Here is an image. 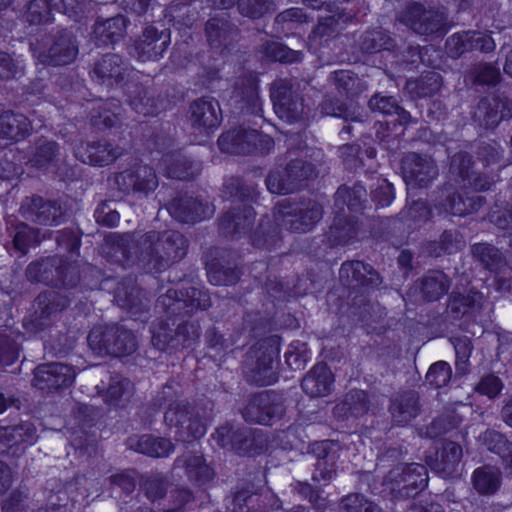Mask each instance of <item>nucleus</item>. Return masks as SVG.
Listing matches in <instances>:
<instances>
[{
  "label": "nucleus",
  "instance_id": "obj_40",
  "mask_svg": "<svg viewBox=\"0 0 512 512\" xmlns=\"http://www.w3.org/2000/svg\"><path fill=\"white\" fill-rule=\"evenodd\" d=\"M129 20L118 14L107 19H97L93 25L91 40L96 47L114 45L126 34Z\"/></svg>",
  "mask_w": 512,
  "mask_h": 512
},
{
  "label": "nucleus",
  "instance_id": "obj_58",
  "mask_svg": "<svg viewBox=\"0 0 512 512\" xmlns=\"http://www.w3.org/2000/svg\"><path fill=\"white\" fill-rule=\"evenodd\" d=\"M483 443L489 451L501 458L505 471L512 475V442L495 430H487L483 434Z\"/></svg>",
  "mask_w": 512,
  "mask_h": 512
},
{
  "label": "nucleus",
  "instance_id": "obj_34",
  "mask_svg": "<svg viewBox=\"0 0 512 512\" xmlns=\"http://www.w3.org/2000/svg\"><path fill=\"white\" fill-rule=\"evenodd\" d=\"M284 393L263 390L249 394L241 410V416H285Z\"/></svg>",
  "mask_w": 512,
  "mask_h": 512
},
{
  "label": "nucleus",
  "instance_id": "obj_3",
  "mask_svg": "<svg viewBox=\"0 0 512 512\" xmlns=\"http://www.w3.org/2000/svg\"><path fill=\"white\" fill-rule=\"evenodd\" d=\"M221 192L223 197L240 206L224 211L218 219L221 235L231 240H239L255 224L256 211L254 205L259 199L258 185L241 175H231L224 179Z\"/></svg>",
  "mask_w": 512,
  "mask_h": 512
},
{
  "label": "nucleus",
  "instance_id": "obj_10",
  "mask_svg": "<svg viewBox=\"0 0 512 512\" xmlns=\"http://www.w3.org/2000/svg\"><path fill=\"white\" fill-rule=\"evenodd\" d=\"M91 350L99 356L122 358L137 349L134 333L120 325H105L92 328L87 336Z\"/></svg>",
  "mask_w": 512,
  "mask_h": 512
},
{
  "label": "nucleus",
  "instance_id": "obj_20",
  "mask_svg": "<svg viewBox=\"0 0 512 512\" xmlns=\"http://www.w3.org/2000/svg\"><path fill=\"white\" fill-rule=\"evenodd\" d=\"M158 303L169 315L180 314L191 316L198 310H207L211 307L210 295L199 288L189 286L181 289L170 288L164 295L159 296Z\"/></svg>",
  "mask_w": 512,
  "mask_h": 512
},
{
  "label": "nucleus",
  "instance_id": "obj_18",
  "mask_svg": "<svg viewBox=\"0 0 512 512\" xmlns=\"http://www.w3.org/2000/svg\"><path fill=\"white\" fill-rule=\"evenodd\" d=\"M113 185L124 195L148 196L159 185L156 171L147 164L135 163L113 175Z\"/></svg>",
  "mask_w": 512,
  "mask_h": 512
},
{
  "label": "nucleus",
  "instance_id": "obj_49",
  "mask_svg": "<svg viewBox=\"0 0 512 512\" xmlns=\"http://www.w3.org/2000/svg\"><path fill=\"white\" fill-rule=\"evenodd\" d=\"M359 49L364 54L387 53L391 56L397 43L390 34L382 29H370L364 31L358 41Z\"/></svg>",
  "mask_w": 512,
  "mask_h": 512
},
{
  "label": "nucleus",
  "instance_id": "obj_23",
  "mask_svg": "<svg viewBox=\"0 0 512 512\" xmlns=\"http://www.w3.org/2000/svg\"><path fill=\"white\" fill-rule=\"evenodd\" d=\"M512 118V103L502 94L493 93L480 98L472 113L476 125L485 130H494L502 121Z\"/></svg>",
  "mask_w": 512,
  "mask_h": 512
},
{
  "label": "nucleus",
  "instance_id": "obj_43",
  "mask_svg": "<svg viewBox=\"0 0 512 512\" xmlns=\"http://www.w3.org/2000/svg\"><path fill=\"white\" fill-rule=\"evenodd\" d=\"M334 375L324 362L316 363L303 377L301 388L312 398L328 396L334 386Z\"/></svg>",
  "mask_w": 512,
  "mask_h": 512
},
{
  "label": "nucleus",
  "instance_id": "obj_12",
  "mask_svg": "<svg viewBox=\"0 0 512 512\" xmlns=\"http://www.w3.org/2000/svg\"><path fill=\"white\" fill-rule=\"evenodd\" d=\"M151 341L159 351L173 354L193 348L201 336L198 321H182L172 328L167 320H160L151 328Z\"/></svg>",
  "mask_w": 512,
  "mask_h": 512
},
{
  "label": "nucleus",
  "instance_id": "obj_30",
  "mask_svg": "<svg viewBox=\"0 0 512 512\" xmlns=\"http://www.w3.org/2000/svg\"><path fill=\"white\" fill-rule=\"evenodd\" d=\"M270 99L280 118L297 121L303 112V98L287 79L276 81L270 90Z\"/></svg>",
  "mask_w": 512,
  "mask_h": 512
},
{
  "label": "nucleus",
  "instance_id": "obj_52",
  "mask_svg": "<svg viewBox=\"0 0 512 512\" xmlns=\"http://www.w3.org/2000/svg\"><path fill=\"white\" fill-rule=\"evenodd\" d=\"M442 76L435 71H425L413 80H407L405 89L413 99L432 97L441 90Z\"/></svg>",
  "mask_w": 512,
  "mask_h": 512
},
{
  "label": "nucleus",
  "instance_id": "obj_6",
  "mask_svg": "<svg viewBox=\"0 0 512 512\" xmlns=\"http://www.w3.org/2000/svg\"><path fill=\"white\" fill-rule=\"evenodd\" d=\"M369 107L372 111L393 117V119L376 121L375 136L383 148L387 150L398 148L403 140L406 127L412 122L411 114L399 104L394 96L376 94L369 100Z\"/></svg>",
  "mask_w": 512,
  "mask_h": 512
},
{
  "label": "nucleus",
  "instance_id": "obj_24",
  "mask_svg": "<svg viewBox=\"0 0 512 512\" xmlns=\"http://www.w3.org/2000/svg\"><path fill=\"white\" fill-rule=\"evenodd\" d=\"M79 52L76 36L66 27H58L50 35L48 48L41 51L38 59L44 65L64 66L71 64Z\"/></svg>",
  "mask_w": 512,
  "mask_h": 512
},
{
  "label": "nucleus",
  "instance_id": "obj_15",
  "mask_svg": "<svg viewBox=\"0 0 512 512\" xmlns=\"http://www.w3.org/2000/svg\"><path fill=\"white\" fill-rule=\"evenodd\" d=\"M317 175L316 165L303 158L291 159L281 170H272L265 179L267 190L272 194L287 195L303 187Z\"/></svg>",
  "mask_w": 512,
  "mask_h": 512
},
{
  "label": "nucleus",
  "instance_id": "obj_61",
  "mask_svg": "<svg viewBox=\"0 0 512 512\" xmlns=\"http://www.w3.org/2000/svg\"><path fill=\"white\" fill-rule=\"evenodd\" d=\"M165 12V18L178 31L185 33L187 29L192 28L195 18L191 13L190 3H180L173 0L165 9Z\"/></svg>",
  "mask_w": 512,
  "mask_h": 512
},
{
  "label": "nucleus",
  "instance_id": "obj_59",
  "mask_svg": "<svg viewBox=\"0 0 512 512\" xmlns=\"http://www.w3.org/2000/svg\"><path fill=\"white\" fill-rule=\"evenodd\" d=\"M472 252L481 265L490 272L499 273L506 266L503 253L492 244L475 243Z\"/></svg>",
  "mask_w": 512,
  "mask_h": 512
},
{
  "label": "nucleus",
  "instance_id": "obj_38",
  "mask_svg": "<svg viewBox=\"0 0 512 512\" xmlns=\"http://www.w3.org/2000/svg\"><path fill=\"white\" fill-rule=\"evenodd\" d=\"M166 210L179 223L196 224L204 219L206 205L202 199L185 194L172 198Z\"/></svg>",
  "mask_w": 512,
  "mask_h": 512
},
{
  "label": "nucleus",
  "instance_id": "obj_32",
  "mask_svg": "<svg viewBox=\"0 0 512 512\" xmlns=\"http://www.w3.org/2000/svg\"><path fill=\"white\" fill-rule=\"evenodd\" d=\"M189 120L194 129L213 133L222 122V111L219 101L210 96L195 99L189 106Z\"/></svg>",
  "mask_w": 512,
  "mask_h": 512
},
{
  "label": "nucleus",
  "instance_id": "obj_42",
  "mask_svg": "<svg viewBox=\"0 0 512 512\" xmlns=\"http://www.w3.org/2000/svg\"><path fill=\"white\" fill-rule=\"evenodd\" d=\"M359 224L355 217L336 214L324 233V242L330 248L344 247L356 241Z\"/></svg>",
  "mask_w": 512,
  "mask_h": 512
},
{
  "label": "nucleus",
  "instance_id": "obj_56",
  "mask_svg": "<svg viewBox=\"0 0 512 512\" xmlns=\"http://www.w3.org/2000/svg\"><path fill=\"white\" fill-rule=\"evenodd\" d=\"M60 146L55 141L39 140L29 156L26 165L37 171H47L57 161Z\"/></svg>",
  "mask_w": 512,
  "mask_h": 512
},
{
  "label": "nucleus",
  "instance_id": "obj_11",
  "mask_svg": "<svg viewBox=\"0 0 512 512\" xmlns=\"http://www.w3.org/2000/svg\"><path fill=\"white\" fill-rule=\"evenodd\" d=\"M146 238L151 243L149 263L156 273L179 263L188 253L189 241L177 230L151 231Z\"/></svg>",
  "mask_w": 512,
  "mask_h": 512
},
{
  "label": "nucleus",
  "instance_id": "obj_39",
  "mask_svg": "<svg viewBox=\"0 0 512 512\" xmlns=\"http://www.w3.org/2000/svg\"><path fill=\"white\" fill-rule=\"evenodd\" d=\"M205 269L209 283L214 286H234L243 275L242 268L236 261L224 255L209 259L205 263Z\"/></svg>",
  "mask_w": 512,
  "mask_h": 512
},
{
  "label": "nucleus",
  "instance_id": "obj_60",
  "mask_svg": "<svg viewBox=\"0 0 512 512\" xmlns=\"http://www.w3.org/2000/svg\"><path fill=\"white\" fill-rule=\"evenodd\" d=\"M505 150L498 140H480L475 147V156L484 168L502 166Z\"/></svg>",
  "mask_w": 512,
  "mask_h": 512
},
{
  "label": "nucleus",
  "instance_id": "obj_57",
  "mask_svg": "<svg viewBox=\"0 0 512 512\" xmlns=\"http://www.w3.org/2000/svg\"><path fill=\"white\" fill-rule=\"evenodd\" d=\"M462 236L456 229H445L437 240H430L425 244V251L431 257L451 255L461 249Z\"/></svg>",
  "mask_w": 512,
  "mask_h": 512
},
{
  "label": "nucleus",
  "instance_id": "obj_53",
  "mask_svg": "<svg viewBox=\"0 0 512 512\" xmlns=\"http://www.w3.org/2000/svg\"><path fill=\"white\" fill-rule=\"evenodd\" d=\"M169 427V435L178 441L188 442L202 437L206 431V425L201 418H164Z\"/></svg>",
  "mask_w": 512,
  "mask_h": 512
},
{
  "label": "nucleus",
  "instance_id": "obj_16",
  "mask_svg": "<svg viewBox=\"0 0 512 512\" xmlns=\"http://www.w3.org/2000/svg\"><path fill=\"white\" fill-rule=\"evenodd\" d=\"M87 9L85 0H29L23 19L31 26H43L54 22V11L79 20Z\"/></svg>",
  "mask_w": 512,
  "mask_h": 512
},
{
  "label": "nucleus",
  "instance_id": "obj_22",
  "mask_svg": "<svg viewBox=\"0 0 512 512\" xmlns=\"http://www.w3.org/2000/svg\"><path fill=\"white\" fill-rule=\"evenodd\" d=\"M316 275L313 271L296 274L288 280L267 279L265 291L275 301L290 302L293 299L318 291Z\"/></svg>",
  "mask_w": 512,
  "mask_h": 512
},
{
  "label": "nucleus",
  "instance_id": "obj_33",
  "mask_svg": "<svg viewBox=\"0 0 512 512\" xmlns=\"http://www.w3.org/2000/svg\"><path fill=\"white\" fill-rule=\"evenodd\" d=\"M182 396L180 383L170 378L152 397L149 407L155 413L163 412V416H189L188 403Z\"/></svg>",
  "mask_w": 512,
  "mask_h": 512
},
{
  "label": "nucleus",
  "instance_id": "obj_17",
  "mask_svg": "<svg viewBox=\"0 0 512 512\" xmlns=\"http://www.w3.org/2000/svg\"><path fill=\"white\" fill-rule=\"evenodd\" d=\"M68 305V298L55 291L40 292L33 301L32 309L24 316L22 326L30 334L43 332L52 325L55 314Z\"/></svg>",
  "mask_w": 512,
  "mask_h": 512
},
{
  "label": "nucleus",
  "instance_id": "obj_55",
  "mask_svg": "<svg viewBox=\"0 0 512 512\" xmlns=\"http://www.w3.org/2000/svg\"><path fill=\"white\" fill-rule=\"evenodd\" d=\"M389 413L391 416H419L421 413L420 395L412 389H402L394 393L389 399Z\"/></svg>",
  "mask_w": 512,
  "mask_h": 512
},
{
  "label": "nucleus",
  "instance_id": "obj_21",
  "mask_svg": "<svg viewBox=\"0 0 512 512\" xmlns=\"http://www.w3.org/2000/svg\"><path fill=\"white\" fill-rule=\"evenodd\" d=\"M105 285L113 287V297L117 305L129 312L135 318L140 319L149 312L145 290L137 283V277L133 274L117 278H108Z\"/></svg>",
  "mask_w": 512,
  "mask_h": 512
},
{
  "label": "nucleus",
  "instance_id": "obj_26",
  "mask_svg": "<svg viewBox=\"0 0 512 512\" xmlns=\"http://www.w3.org/2000/svg\"><path fill=\"white\" fill-rule=\"evenodd\" d=\"M260 79L253 71L241 74L232 86L231 98L245 114L263 116V103L260 98Z\"/></svg>",
  "mask_w": 512,
  "mask_h": 512
},
{
  "label": "nucleus",
  "instance_id": "obj_14",
  "mask_svg": "<svg viewBox=\"0 0 512 512\" xmlns=\"http://www.w3.org/2000/svg\"><path fill=\"white\" fill-rule=\"evenodd\" d=\"M216 439L222 447L231 445L241 456L259 455L268 447V436L262 429L247 426L236 428L229 421L217 427Z\"/></svg>",
  "mask_w": 512,
  "mask_h": 512
},
{
  "label": "nucleus",
  "instance_id": "obj_64",
  "mask_svg": "<svg viewBox=\"0 0 512 512\" xmlns=\"http://www.w3.org/2000/svg\"><path fill=\"white\" fill-rule=\"evenodd\" d=\"M311 356L312 352L306 342L293 340L284 353V360L290 370L300 371L305 369Z\"/></svg>",
  "mask_w": 512,
  "mask_h": 512
},
{
  "label": "nucleus",
  "instance_id": "obj_5",
  "mask_svg": "<svg viewBox=\"0 0 512 512\" xmlns=\"http://www.w3.org/2000/svg\"><path fill=\"white\" fill-rule=\"evenodd\" d=\"M282 342V336L271 334L258 339L248 348L242 366L243 377L248 384L268 387L279 381Z\"/></svg>",
  "mask_w": 512,
  "mask_h": 512
},
{
  "label": "nucleus",
  "instance_id": "obj_31",
  "mask_svg": "<svg viewBox=\"0 0 512 512\" xmlns=\"http://www.w3.org/2000/svg\"><path fill=\"white\" fill-rule=\"evenodd\" d=\"M20 210L26 219L45 226H57L64 221L65 216L57 200H48L39 195L26 197Z\"/></svg>",
  "mask_w": 512,
  "mask_h": 512
},
{
  "label": "nucleus",
  "instance_id": "obj_44",
  "mask_svg": "<svg viewBox=\"0 0 512 512\" xmlns=\"http://www.w3.org/2000/svg\"><path fill=\"white\" fill-rule=\"evenodd\" d=\"M32 132V123L28 117L12 110L0 114V140L13 144L25 140Z\"/></svg>",
  "mask_w": 512,
  "mask_h": 512
},
{
  "label": "nucleus",
  "instance_id": "obj_29",
  "mask_svg": "<svg viewBox=\"0 0 512 512\" xmlns=\"http://www.w3.org/2000/svg\"><path fill=\"white\" fill-rule=\"evenodd\" d=\"M170 33L159 31L153 25L146 26L142 35L134 40L130 54L142 62L158 60L164 56L170 45Z\"/></svg>",
  "mask_w": 512,
  "mask_h": 512
},
{
  "label": "nucleus",
  "instance_id": "obj_1",
  "mask_svg": "<svg viewBox=\"0 0 512 512\" xmlns=\"http://www.w3.org/2000/svg\"><path fill=\"white\" fill-rule=\"evenodd\" d=\"M125 59L115 53L103 54L89 70L92 81L109 90L121 88L126 102L137 114L157 117L163 110V99L149 95L148 88L139 81L126 80Z\"/></svg>",
  "mask_w": 512,
  "mask_h": 512
},
{
  "label": "nucleus",
  "instance_id": "obj_48",
  "mask_svg": "<svg viewBox=\"0 0 512 512\" xmlns=\"http://www.w3.org/2000/svg\"><path fill=\"white\" fill-rule=\"evenodd\" d=\"M121 153L119 148L106 140L88 142L81 153V160L95 167H105L114 163Z\"/></svg>",
  "mask_w": 512,
  "mask_h": 512
},
{
  "label": "nucleus",
  "instance_id": "obj_36",
  "mask_svg": "<svg viewBox=\"0 0 512 512\" xmlns=\"http://www.w3.org/2000/svg\"><path fill=\"white\" fill-rule=\"evenodd\" d=\"M173 468H183L188 481L199 488L207 487L216 476L202 454L187 453L178 456L174 460Z\"/></svg>",
  "mask_w": 512,
  "mask_h": 512
},
{
  "label": "nucleus",
  "instance_id": "obj_27",
  "mask_svg": "<svg viewBox=\"0 0 512 512\" xmlns=\"http://www.w3.org/2000/svg\"><path fill=\"white\" fill-rule=\"evenodd\" d=\"M401 171L406 185L411 188H427L438 176L434 160L415 152L402 158Z\"/></svg>",
  "mask_w": 512,
  "mask_h": 512
},
{
  "label": "nucleus",
  "instance_id": "obj_28",
  "mask_svg": "<svg viewBox=\"0 0 512 512\" xmlns=\"http://www.w3.org/2000/svg\"><path fill=\"white\" fill-rule=\"evenodd\" d=\"M75 370L72 366L52 362L38 365L34 369L33 386L47 392H58L69 388L75 380Z\"/></svg>",
  "mask_w": 512,
  "mask_h": 512
},
{
  "label": "nucleus",
  "instance_id": "obj_47",
  "mask_svg": "<svg viewBox=\"0 0 512 512\" xmlns=\"http://www.w3.org/2000/svg\"><path fill=\"white\" fill-rule=\"evenodd\" d=\"M415 286L424 302H436L447 294L450 279L444 272L430 271L421 277Z\"/></svg>",
  "mask_w": 512,
  "mask_h": 512
},
{
  "label": "nucleus",
  "instance_id": "obj_8",
  "mask_svg": "<svg viewBox=\"0 0 512 512\" xmlns=\"http://www.w3.org/2000/svg\"><path fill=\"white\" fill-rule=\"evenodd\" d=\"M148 128H152L150 121L140 122L143 137L146 138L148 142L155 147L161 145L164 149L171 145L172 139L165 133L156 129V127L153 128L152 131H148ZM160 152H162V156L159 161V167L164 176L180 181H191L195 179L197 170L194 167V161L183 154L181 150H161Z\"/></svg>",
  "mask_w": 512,
  "mask_h": 512
},
{
  "label": "nucleus",
  "instance_id": "obj_63",
  "mask_svg": "<svg viewBox=\"0 0 512 512\" xmlns=\"http://www.w3.org/2000/svg\"><path fill=\"white\" fill-rule=\"evenodd\" d=\"M83 231L80 227H65L56 232L57 248L70 257L78 258L82 245Z\"/></svg>",
  "mask_w": 512,
  "mask_h": 512
},
{
  "label": "nucleus",
  "instance_id": "obj_45",
  "mask_svg": "<svg viewBox=\"0 0 512 512\" xmlns=\"http://www.w3.org/2000/svg\"><path fill=\"white\" fill-rule=\"evenodd\" d=\"M370 405L367 391L352 388L336 403L332 416H366Z\"/></svg>",
  "mask_w": 512,
  "mask_h": 512
},
{
  "label": "nucleus",
  "instance_id": "obj_54",
  "mask_svg": "<svg viewBox=\"0 0 512 512\" xmlns=\"http://www.w3.org/2000/svg\"><path fill=\"white\" fill-rule=\"evenodd\" d=\"M130 448L150 457H167L174 451V445L169 439L153 435H142L139 438H129Z\"/></svg>",
  "mask_w": 512,
  "mask_h": 512
},
{
  "label": "nucleus",
  "instance_id": "obj_4",
  "mask_svg": "<svg viewBox=\"0 0 512 512\" xmlns=\"http://www.w3.org/2000/svg\"><path fill=\"white\" fill-rule=\"evenodd\" d=\"M487 200L482 195H469L460 192L451 183H444L434 191L431 204L424 199L413 201L407 210V216L414 223H426L433 216V211L439 217H465L478 212Z\"/></svg>",
  "mask_w": 512,
  "mask_h": 512
},
{
  "label": "nucleus",
  "instance_id": "obj_35",
  "mask_svg": "<svg viewBox=\"0 0 512 512\" xmlns=\"http://www.w3.org/2000/svg\"><path fill=\"white\" fill-rule=\"evenodd\" d=\"M123 108L116 98L99 99L89 109L90 125L99 131H110L122 125Z\"/></svg>",
  "mask_w": 512,
  "mask_h": 512
},
{
  "label": "nucleus",
  "instance_id": "obj_7",
  "mask_svg": "<svg viewBox=\"0 0 512 512\" xmlns=\"http://www.w3.org/2000/svg\"><path fill=\"white\" fill-rule=\"evenodd\" d=\"M26 276L31 282L58 289H73L80 283L79 267L67 255L48 256L29 263Z\"/></svg>",
  "mask_w": 512,
  "mask_h": 512
},
{
  "label": "nucleus",
  "instance_id": "obj_41",
  "mask_svg": "<svg viewBox=\"0 0 512 512\" xmlns=\"http://www.w3.org/2000/svg\"><path fill=\"white\" fill-rule=\"evenodd\" d=\"M463 457L462 447L454 441H445L434 455L426 456V463L443 477H451L459 472Z\"/></svg>",
  "mask_w": 512,
  "mask_h": 512
},
{
  "label": "nucleus",
  "instance_id": "obj_46",
  "mask_svg": "<svg viewBox=\"0 0 512 512\" xmlns=\"http://www.w3.org/2000/svg\"><path fill=\"white\" fill-rule=\"evenodd\" d=\"M36 439V427L30 421H23L19 425L0 426V453H9V450L22 443H33Z\"/></svg>",
  "mask_w": 512,
  "mask_h": 512
},
{
  "label": "nucleus",
  "instance_id": "obj_2",
  "mask_svg": "<svg viewBox=\"0 0 512 512\" xmlns=\"http://www.w3.org/2000/svg\"><path fill=\"white\" fill-rule=\"evenodd\" d=\"M339 280L348 289L349 312L359 322L371 325L386 314L384 307L370 300L371 292L382 283L372 265L361 260H346L340 266Z\"/></svg>",
  "mask_w": 512,
  "mask_h": 512
},
{
  "label": "nucleus",
  "instance_id": "obj_13",
  "mask_svg": "<svg viewBox=\"0 0 512 512\" xmlns=\"http://www.w3.org/2000/svg\"><path fill=\"white\" fill-rule=\"evenodd\" d=\"M400 21L415 33L423 36L443 38L451 29L444 9L426 8L420 2L410 3L400 16Z\"/></svg>",
  "mask_w": 512,
  "mask_h": 512
},
{
  "label": "nucleus",
  "instance_id": "obj_25",
  "mask_svg": "<svg viewBox=\"0 0 512 512\" xmlns=\"http://www.w3.org/2000/svg\"><path fill=\"white\" fill-rule=\"evenodd\" d=\"M239 33V28L224 16H211L204 25L208 47L221 56L228 55L235 49Z\"/></svg>",
  "mask_w": 512,
  "mask_h": 512
},
{
  "label": "nucleus",
  "instance_id": "obj_50",
  "mask_svg": "<svg viewBox=\"0 0 512 512\" xmlns=\"http://www.w3.org/2000/svg\"><path fill=\"white\" fill-rule=\"evenodd\" d=\"M429 50L427 46L421 47L420 45L412 44L405 45L401 48L396 47L391 53L392 60L390 63L391 65L395 64L400 69L407 71L418 69L420 64L431 66L432 64L425 60V55Z\"/></svg>",
  "mask_w": 512,
  "mask_h": 512
},
{
  "label": "nucleus",
  "instance_id": "obj_9",
  "mask_svg": "<svg viewBox=\"0 0 512 512\" xmlns=\"http://www.w3.org/2000/svg\"><path fill=\"white\" fill-rule=\"evenodd\" d=\"M222 153L239 156H266L275 147L274 139L256 129L242 125L226 130L217 139Z\"/></svg>",
  "mask_w": 512,
  "mask_h": 512
},
{
  "label": "nucleus",
  "instance_id": "obj_19",
  "mask_svg": "<svg viewBox=\"0 0 512 512\" xmlns=\"http://www.w3.org/2000/svg\"><path fill=\"white\" fill-rule=\"evenodd\" d=\"M428 484V472L424 465L411 463L391 469L383 479V485L391 493L412 497Z\"/></svg>",
  "mask_w": 512,
  "mask_h": 512
},
{
  "label": "nucleus",
  "instance_id": "obj_62",
  "mask_svg": "<svg viewBox=\"0 0 512 512\" xmlns=\"http://www.w3.org/2000/svg\"><path fill=\"white\" fill-rule=\"evenodd\" d=\"M263 54L271 62L284 65L299 64L304 59L300 50H294L280 42H268L263 48Z\"/></svg>",
  "mask_w": 512,
  "mask_h": 512
},
{
  "label": "nucleus",
  "instance_id": "obj_51",
  "mask_svg": "<svg viewBox=\"0 0 512 512\" xmlns=\"http://www.w3.org/2000/svg\"><path fill=\"white\" fill-rule=\"evenodd\" d=\"M323 217L322 205L309 200L302 207L298 206L295 217L289 222V230L293 233H307L320 222Z\"/></svg>",
  "mask_w": 512,
  "mask_h": 512
},
{
  "label": "nucleus",
  "instance_id": "obj_37",
  "mask_svg": "<svg viewBox=\"0 0 512 512\" xmlns=\"http://www.w3.org/2000/svg\"><path fill=\"white\" fill-rule=\"evenodd\" d=\"M247 234H249L250 244L259 250L272 252L283 243L282 225L268 215L262 216L256 228L250 229L244 236Z\"/></svg>",
  "mask_w": 512,
  "mask_h": 512
}]
</instances>
